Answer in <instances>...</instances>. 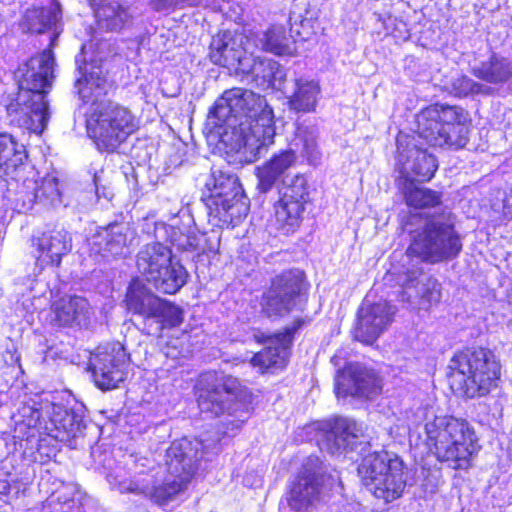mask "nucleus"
<instances>
[{
    "label": "nucleus",
    "mask_w": 512,
    "mask_h": 512,
    "mask_svg": "<svg viewBox=\"0 0 512 512\" xmlns=\"http://www.w3.org/2000/svg\"><path fill=\"white\" fill-rule=\"evenodd\" d=\"M32 247L37 267L40 269L46 266L58 267L62 258L72 249V237L66 229L54 228L34 236Z\"/></svg>",
    "instance_id": "22"
},
{
    "label": "nucleus",
    "mask_w": 512,
    "mask_h": 512,
    "mask_svg": "<svg viewBox=\"0 0 512 512\" xmlns=\"http://www.w3.org/2000/svg\"><path fill=\"white\" fill-rule=\"evenodd\" d=\"M323 484V468L316 456L308 457L292 482L288 494V504L296 512L307 511L318 501Z\"/></svg>",
    "instance_id": "18"
},
{
    "label": "nucleus",
    "mask_w": 512,
    "mask_h": 512,
    "mask_svg": "<svg viewBox=\"0 0 512 512\" xmlns=\"http://www.w3.org/2000/svg\"><path fill=\"white\" fill-rule=\"evenodd\" d=\"M204 201L209 222L218 227L237 226L249 211L238 177L222 170H214L206 182Z\"/></svg>",
    "instance_id": "7"
},
{
    "label": "nucleus",
    "mask_w": 512,
    "mask_h": 512,
    "mask_svg": "<svg viewBox=\"0 0 512 512\" xmlns=\"http://www.w3.org/2000/svg\"><path fill=\"white\" fill-rule=\"evenodd\" d=\"M258 108L261 111L258 113V154L262 147H267L274 142L276 134L274 125V114L271 107H269L264 98L258 95Z\"/></svg>",
    "instance_id": "43"
},
{
    "label": "nucleus",
    "mask_w": 512,
    "mask_h": 512,
    "mask_svg": "<svg viewBox=\"0 0 512 512\" xmlns=\"http://www.w3.org/2000/svg\"><path fill=\"white\" fill-rule=\"evenodd\" d=\"M255 48V42L242 33L221 31L212 38L209 57L216 65L245 72L256 64Z\"/></svg>",
    "instance_id": "14"
},
{
    "label": "nucleus",
    "mask_w": 512,
    "mask_h": 512,
    "mask_svg": "<svg viewBox=\"0 0 512 512\" xmlns=\"http://www.w3.org/2000/svg\"><path fill=\"white\" fill-rule=\"evenodd\" d=\"M11 491L15 494L21 491L20 479L9 473H0V494L8 495Z\"/></svg>",
    "instance_id": "47"
},
{
    "label": "nucleus",
    "mask_w": 512,
    "mask_h": 512,
    "mask_svg": "<svg viewBox=\"0 0 512 512\" xmlns=\"http://www.w3.org/2000/svg\"><path fill=\"white\" fill-rule=\"evenodd\" d=\"M474 77L493 85H503L512 81V60L497 52L474 65L471 69Z\"/></svg>",
    "instance_id": "30"
},
{
    "label": "nucleus",
    "mask_w": 512,
    "mask_h": 512,
    "mask_svg": "<svg viewBox=\"0 0 512 512\" xmlns=\"http://www.w3.org/2000/svg\"><path fill=\"white\" fill-rule=\"evenodd\" d=\"M86 127L98 150L113 152L139 128V120L126 106L107 101L94 104Z\"/></svg>",
    "instance_id": "9"
},
{
    "label": "nucleus",
    "mask_w": 512,
    "mask_h": 512,
    "mask_svg": "<svg viewBox=\"0 0 512 512\" xmlns=\"http://www.w3.org/2000/svg\"><path fill=\"white\" fill-rule=\"evenodd\" d=\"M467 121V113L462 107L436 103L418 114V134L434 147L464 148L469 140Z\"/></svg>",
    "instance_id": "6"
},
{
    "label": "nucleus",
    "mask_w": 512,
    "mask_h": 512,
    "mask_svg": "<svg viewBox=\"0 0 512 512\" xmlns=\"http://www.w3.org/2000/svg\"><path fill=\"white\" fill-rule=\"evenodd\" d=\"M110 487L120 493L132 492L141 494L143 478L130 479L124 467L116 466L107 474Z\"/></svg>",
    "instance_id": "44"
},
{
    "label": "nucleus",
    "mask_w": 512,
    "mask_h": 512,
    "mask_svg": "<svg viewBox=\"0 0 512 512\" xmlns=\"http://www.w3.org/2000/svg\"><path fill=\"white\" fill-rule=\"evenodd\" d=\"M154 236L157 240L169 242L183 252L198 251L201 240V237L189 227L181 228L164 222L155 223Z\"/></svg>",
    "instance_id": "33"
},
{
    "label": "nucleus",
    "mask_w": 512,
    "mask_h": 512,
    "mask_svg": "<svg viewBox=\"0 0 512 512\" xmlns=\"http://www.w3.org/2000/svg\"><path fill=\"white\" fill-rule=\"evenodd\" d=\"M405 470L403 460L387 450L368 453L358 466L363 484L376 498L387 503L402 496L407 482Z\"/></svg>",
    "instance_id": "8"
},
{
    "label": "nucleus",
    "mask_w": 512,
    "mask_h": 512,
    "mask_svg": "<svg viewBox=\"0 0 512 512\" xmlns=\"http://www.w3.org/2000/svg\"><path fill=\"white\" fill-rule=\"evenodd\" d=\"M398 162L401 165L399 183L429 181L438 168L436 158L426 150L419 149L416 146L409 147L406 152L401 151Z\"/></svg>",
    "instance_id": "27"
},
{
    "label": "nucleus",
    "mask_w": 512,
    "mask_h": 512,
    "mask_svg": "<svg viewBox=\"0 0 512 512\" xmlns=\"http://www.w3.org/2000/svg\"><path fill=\"white\" fill-rule=\"evenodd\" d=\"M427 441L433 446L437 459L452 469H468L477 453V437L464 419L435 416L425 424Z\"/></svg>",
    "instance_id": "4"
},
{
    "label": "nucleus",
    "mask_w": 512,
    "mask_h": 512,
    "mask_svg": "<svg viewBox=\"0 0 512 512\" xmlns=\"http://www.w3.org/2000/svg\"><path fill=\"white\" fill-rule=\"evenodd\" d=\"M285 70L272 59H258V88L262 90H283Z\"/></svg>",
    "instance_id": "42"
},
{
    "label": "nucleus",
    "mask_w": 512,
    "mask_h": 512,
    "mask_svg": "<svg viewBox=\"0 0 512 512\" xmlns=\"http://www.w3.org/2000/svg\"><path fill=\"white\" fill-rule=\"evenodd\" d=\"M95 17L100 29L117 32L126 27L132 15L129 9L117 1H107L95 8Z\"/></svg>",
    "instance_id": "35"
},
{
    "label": "nucleus",
    "mask_w": 512,
    "mask_h": 512,
    "mask_svg": "<svg viewBox=\"0 0 512 512\" xmlns=\"http://www.w3.org/2000/svg\"><path fill=\"white\" fill-rule=\"evenodd\" d=\"M396 310L387 301L363 303L358 313L354 338L364 344H373L392 323Z\"/></svg>",
    "instance_id": "21"
},
{
    "label": "nucleus",
    "mask_w": 512,
    "mask_h": 512,
    "mask_svg": "<svg viewBox=\"0 0 512 512\" xmlns=\"http://www.w3.org/2000/svg\"><path fill=\"white\" fill-rule=\"evenodd\" d=\"M296 90L289 97V105L297 112H312L315 110L317 98L320 93L319 85L312 80H297Z\"/></svg>",
    "instance_id": "40"
},
{
    "label": "nucleus",
    "mask_w": 512,
    "mask_h": 512,
    "mask_svg": "<svg viewBox=\"0 0 512 512\" xmlns=\"http://www.w3.org/2000/svg\"><path fill=\"white\" fill-rule=\"evenodd\" d=\"M382 389L378 375L360 363H349L338 370L335 377V393L340 397L372 399Z\"/></svg>",
    "instance_id": "19"
},
{
    "label": "nucleus",
    "mask_w": 512,
    "mask_h": 512,
    "mask_svg": "<svg viewBox=\"0 0 512 512\" xmlns=\"http://www.w3.org/2000/svg\"><path fill=\"white\" fill-rule=\"evenodd\" d=\"M451 93L457 97H468L470 95H488L491 88L485 84L477 82L467 75H459L451 80Z\"/></svg>",
    "instance_id": "45"
},
{
    "label": "nucleus",
    "mask_w": 512,
    "mask_h": 512,
    "mask_svg": "<svg viewBox=\"0 0 512 512\" xmlns=\"http://www.w3.org/2000/svg\"><path fill=\"white\" fill-rule=\"evenodd\" d=\"M462 250V241L449 218L427 220L416 229L408 253L423 262L437 264L455 259Z\"/></svg>",
    "instance_id": "10"
},
{
    "label": "nucleus",
    "mask_w": 512,
    "mask_h": 512,
    "mask_svg": "<svg viewBox=\"0 0 512 512\" xmlns=\"http://www.w3.org/2000/svg\"><path fill=\"white\" fill-rule=\"evenodd\" d=\"M125 302L128 311L142 318L141 330L147 335L159 337L164 329L177 327L183 321L180 307L156 296L140 280L130 283Z\"/></svg>",
    "instance_id": "11"
},
{
    "label": "nucleus",
    "mask_w": 512,
    "mask_h": 512,
    "mask_svg": "<svg viewBox=\"0 0 512 512\" xmlns=\"http://www.w3.org/2000/svg\"><path fill=\"white\" fill-rule=\"evenodd\" d=\"M54 321L58 326H86L91 315L88 301L80 296L63 297L52 305Z\"/></svg>",
    "instance_id": "29"
},
{
    "label": "nucleus",
    "mask_w": 512,
    "mask_h": 512,
    "mask_svg": "<svg viewBox=\"0 0 512 512\" xmlns=\"http://www.w3.org/2000/svg\"><path fill=\"white\" fill-rule=\"evenodd\" d=\"M196 389L201 413L211 417L233 416L235 420L231 423L237 427L248 419L251 394L237 378L206 372L200 375Z\"/></svg>",
    "instance_id": "5"
},
{
    "label": "nucleus",
    "mask_w": 512,
    "mask_h": 512,
    "mask_svg": "<svg viewBox=\"0 0 512 512\" xmlns=\"http://www.w3.org/2000/svg\"><path fill=\"white\" fill-rule=\"evenodd\" d=\"M20 181L15 194L18 210L28 211L36 203L52 208L68 205L58 178L47 175L38 182L34 178H24L22 174Z\"/></svg>",
    "instance_id": "17"
},
{
    "label": "nucleus",
    "mask_w": 512,
    "mask_h": 512,
    "mask_svg": "<svg viewBox=\"0 0 512 512\" xmlns=\"http://www.w3.org/2000/svg\"><path fill=\"white\" fill-rule=\"evenodd\" d=\"M408 206L414 208H429L441 204L442 193L429 188L418 187L415 182L406 181L399 183Z\"/></svg>",
    "instance_id": "41"
},
{
    "label": "nucleus",
    "mask_w": 512,
    "mask_h": 512,
    "mask_svg": "<svg viewBox=\"0 0 512 512\" xmlns=\"http://www.w3.org/2000/svg\"><path fill=\"white\" fill-rule=\"evenodd\" d=\"M204 442L203 439L193 442L187 438L172 442L166 453L170 475L159 485L153 483L152 475H146L143 477L141 494L158 505H165L183 492L193 478L198 462L207 454L205 449L208 446Z\"/></svg>",
    "instance_id": "3"
},
{
    "label": "nucleus",
    "mask_w": 512,
    "mask_h": 512,
    "mask_svg": "<svg viewBox=\"0 0 512 512\" xmlns=\"http://www.w3.org/2000/svg\"><path fill=\"white\" fill-rule=\"evenodd\" d=\"M82 76L77 79L75 86L84 103L94 101L107 93V81L100 67H92L90 72L85 70Z\"/></svg>",
    "instance_id": "38"
},
{
    "label": "nucleus",
    "mask_w": 512,
    "mask_h": 512,
    "mask_svg": "<svg viewBox=\"0 0 512 512\" xmlns=\"http://www.w3.org/2000/svg\"><path fill=\"white\" fill-rule=\"evenodd\" d=\"M255 121V93L233 88L215 101L207 117V126L240 162L253 163L256 160Z\"/></svg>",
    "instance_id": "1"
},
{
    "label": "nucleus",
    "mask_w": 512,
    "mask_h": 512,
    "mask_svg": "<svg viewBox=\"0 0 512 512\" xmlns=\"http://www.w3.org/2000/svg\"><path fill=\"white\" fill-rule=\"evenodd\" d=\"M27 151L15 138L0 131V177H7L20 182L22 174L28 168Z\"/></svg>",
    "instance_id": "28"
},
{
    "label": "nucleus",
    "mask_w": 512,
    "mask_h": 512,
    "mask_svg": "<svg viewBox=\"0 0 512 512\" xmlns=\"http://www.w3.org/2000/svg\"><path fill=\"white\" fill-rule=\"evenodd\" d=\"M129 356L120 342L98 347L90 359L95 384L102 390H111L125 379Z\"/></svg>",
    "instance_id": "16"
},
{
    "label": "nucleus",
    "mask_w": 512,
    "mask_h": 512,
    "mask_svg": "<svg viewBox=\"0 0 512 512\" xmlns=\"http://www.w3.org/2000/svg\"><path fill=\"white\" fill-rule=\"evenodd\" d=\"M187 277L186 269L179 262H173L171 259L169 265H165L164 269H160L157 275L149 282L159 292L175 294L186 284Z\"/></svg>",
    "instance_id": "36"
},
{
    "label": "nucleus",
    "mask_w": 512,
    "mask_h": 512,
    "mask_svg": "<svg viewBox=\"0 0 512 512\" xmlns=\"http://www.w3.org/2000/svg\"><path fill=\"white\" fill-rule=\"evenodd\" d=\"M94 184L96 186V192L98 193V176L94 175L93 177Z\"/></svg>",
    "instance_id": "49"
},
{
    "label": "nucleus",
    "mask_w": 512,
    "mask_h": 512,
    "mask_svg": "<svg viewBox=\"0 0 512 512\" xmlns=\"http://www.w3.org/2000/svg\"><path fill=\"white\" fill-rule=\"evenodd\" d=\"M303 321L297 319L291 327L285 329L284 332L265 339H261L258 335V344L261 349L258 351V368L262 372L282 369L286 365L288 350L292 343L293 335L302 326Z\"/></svg>",
    "instance_id": "23"
},
{
    "label": "nucleus",
    "mask_w": 512,
    "mask_h": 512,
    "mask_svg": "<svg viewBox=\"0 0 512 512\" xmlns=\"http://www.w3.org/2000/svg\"><path fill=\"white\" fill-rule=\"evenodd\" d=\"M322 434L318 445L330 454L354 451L362 444V428L352 419L336 418L322 425Z\"/></svg>",
    "instance_id": "20"
},
{
    "label": "nucleus",
    "mask_w": 512,
    "mask_h": 512,
    "mask_svg": "<svg viewBox=\"0 0 512 512\" xmlns=\"http://www.w3.org/2000/svg\"><path fill=\"white\" fill-rule=\"evenodd\" d=\"M213 449L217 451V449H218V448H217V443H214V445H213Z\"/></svg>",
    "instance_id": "52"
},
{
    "label": "nucleus",
    "mask_w": 512,
    "mask_h": 512,
    "mask_svg": "<svg viewBox=\"0 0 512 512\" xmlns=\"http://www.w3.org/2000/svg\"><path fill=\"white\" fill-rule=\"evenodd\" d=\"M295 159L293 151H284L274 156L263 168H258V190L261 192L270 190L276 180L294 163Z\"/></svg>",
    "instance_id": "37"
},
{
    "label": "nucleus",
    "mask_w": 512,
    "mask_h": 512,
    "mask_svg": "<svg viewBox=\"0 0 512 512\" xmlns=\"http://www.w3.org/2000/svg\"><path fill=\"white\" fill-rule=\"evenodd\" d=\"M308 195L306 178L302 175L295 176L291 183L283 188L282 196L275 206L277 221L290 228L298 225Z\"/></svg>",
    "instance_id": "25"
},
{
    "label": "nucleus",
    "mask_w": 512,
    "mask_h": 512,
    "mask_svg": "<svg viewBox=\"0 0 512 512\" xmlns=\"http://www.w3.org/2000/svg\"><path fill=\"white\" fill-rule=\"evenodd\" d=\"M162 240L146 244L137 254L136 265L138 271L146 277L149 282L165 265H169L172 259V252Z\"/></svg>",
    "instance_id": "32"
},
{
    "label": "nucleus",
    "mask_w": 512,
    "mask_h": 512,
    "mask_svg": "<svg viewBox=\"0 0 512 512\" xmlns=\"http://www.w3.org/2000/svg\"><path fill=\"white\" fill-rule=\"evenodd\" d=\"M40 7L27 9L23 15L21 27L31 33H43L56 27L61 19V8L57 0H40Z\"/></svg>",
    "instance_id": "31"
},
{
    "label": "nucleus",
    "mask_w": 512,
    "mask_h": 512,
    "mask_svg": "<svg viewBox=\"0 0 512 512\" xmlns=\"http://www.w3.org/2000/svg\"><path fill=\"white\" fill-rule=\"evenodd\" d=\"M450 368L465 376L463 390L468 398L487 395L500 378V364L485 348L465 349L451 359Z\"/></svg>",
    "instance_id": "13"
},
{
    "label": "nucleus",
    "mask_w": 512,
    "mask_h": 512,
    "mask_svg": "<svg viewBox=\"0 0 512 512\" xmlns=\"http://www.w3.org/2000/svg\"><path fill=\"white\" fill-rule=\"evenodd\" d=\"M401 301L413 308L428 309L441 299V285L437 279L422 272L412 271L403 283Z\"/></svg>",
    "instance_id": "26"
},
{
    "label": "nucleus",
    "mask_w": 512,
    "mask_h": 512,
    "mask_svg": "<svg viewBox=\"0 0 512 512\" xmlns=\"http://www.w3.org/2000/svg\"><path fill=\"white\" fill-rule=\"evenodd\" d=\"M52 50H44L21 64L15 72L19 92L7 107L11 124L40 135L49 120L46 95L54 79Z\"/></svg>",
    "instance_id": "2"
},
{
    "label": "nucleus",
    "mask_w": 512,
    "mask_h": 512,
    "mask_svg": "<svg viewBox=\"0 0 512 512\" xmlns=\"http://www.w3.org/2000/svg\"><path fill=\"white\" fill-rule=\"evenodd\" d=\"M250 362L253 366H256V354L251 357Z\"/></svg>",
    "instance_id": "50"
},
{
    "label": "nucleus",
    "mask_w": 512,
    "mask_h": 512,
    "mask_svg": "<svg viewBox=\"0 0 512 512\" xmlns=\"http://www.w3.org/2000/svg\"><path fill=\"white\" fill-rule=\"evenodd\" d=\"M134 238V232L128 223H110L99 227L89 238L90 252L103 258L124 254L125 249Z\"/></svg>",
    "instance_id": "24"
},
{
    "label": "nucleus",
    "mask_w": 512,
    "mask_h": 512,
    "mask_svg": "<svg viewBox=\"0 0 512 512\" xmlns=\"http://www.w3.org/2000/svg\"><path fill=\"white\" fill-rule=\"evenodd\" d=\"M262 48L275 55H293L296 51L293 35H287L284 26L272 25L261 38Z\"/></svg>",
    "instance_id": "39"
},
{
    "label": "nucleus",
    "mask_w": 512,
    "mask_h": 512,
    "mask_svg": "<svg viewBox=\"0 0 512 512\" xmlns=\"http://www.w3.org/2000/svg\"><path fill=\"white\" fill-rule=\"evenodd\" d=\"M304 273L299 269L276 276L263 296L262 311L268 317L282 316L297 307L304 298Z\"/></svg>",
    "instance_id": "15"
},
{
    "label": "nucleus",
    "mask_w": 512,
    "mask_h": 512,
    "mask_svg": "<svg viewBox=\"0 0 512 512\" xmlns=\"http://www.w3.org/2000/svg\"><path fill=\"white\" fill-rule=\"evenodd\" d=\"M20 484L21 486H24L25 484H23L21 481H20ZM21 490H25V487H21Z\"/></svg>",
    "instance_id": "53"
},
{
    "label": "nucleus",
    "mask_w": 512,
    "mask_h": 512,
    "mask_svg": "<svg viewBox=\"0 0 512 512\" xmlns=\"http://www.w3.org/2000/svg\"><path fill=\"white\" fill-rule=\"evenodd\" d=\"M336 360H337V356H334V357H332V358H331V361H332L335 365H337Z\"/></svg>",
    "instance_id": "51"
},
{
    "label": "nucleus",
    "mask_w": 512,
    "mask_h": 512,
    "mask_svg": "<svg viewBox=\"0 0 512 512\" xmlns=\"http://www.w3.org/2000/svg\"><path fill=\"white\" fill-rule=\"evenodd\" d=\"M317 17V9L309 0H293L289 15L291 33H295L302 40H308L315 32Z\"/></svg>",
    "instance_id": "34"
},
{
    "label": "nucleus",
    "mask_w": 512,
    "mask_h": 512,
    "mask_svg": "<svg viewBox=\"0 0 512 512\" xmlns=\"http://www.w3.org/2000/svg\"><path fill=\"white\" fill-rule=\"evenodd\" d=\"M22 417L27 427L37 429L70 448H75V440L85 428L82 409L76 411L50 402L39 407L24 406Z\"/></svg>",
    "instance_id": "12"
},
{
    "label": "nucleus",
    "mask_w": 512,
    "mask_h": 512,
    "mask_svg": "<svg viewBox=\"0 0 512 512\" xmlns=\"http://www.w3.org/2000/svg\"><path fill=\"white\" fill-rule=\"evenodd\" d=\"M151 4L156 11H166L176 7L196 6L198 0H152Z\"/></svg>",
    "instance_id": "48"
},
{
    "label": "nucleus",
    "mask_w": 512,
    "mask_h": 512,
    "mask_svg": "<svg viewBox=\"0 0 512 512\" xmlns=\"http://www.w3.org/2000/svg\"><path fill=\"white\" fill-rule=\"evenodd\" d=\"M303 148L302 153L307 158V160L316 165L320 160V153L318 150L316 138L312 133H308L302 138Z\"/></svg>",
    "instance_id": "46"
}]
</instances>
